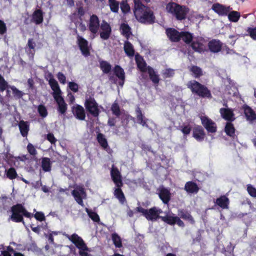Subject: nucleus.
<instances>
[{
  "instance_id": "nucleus-18",
  "label": "nucleus",
  "mask_w": 256,
  "mask_h": 256,
  "mask_svg": "<svg viewBox=\"0 0 256 256\" xmlns=\"http://www.w3.org/2000/svg\"><path fill=\"white\" fill-rule=\"evenodd\" d=\"M166 33L169 40L172 42H178L180 41L181 32H178L174 28H168Z\"/></svg>"
},
{
  "instance_id": "nucleus-9",
  "label": "nucleus",
  "mask_w": 256,
  "mask_h": 256,
  "mask_svg": "<svg viewBox=\"0 0 256 256\" xmlns=\"http://www.w3.org/2000/svg\"><path fill=\"white\" fill-rule=\"evenodd\" d=\"M74 32L75 34H77V44L82 52V54L86 57L89 56L90 53L88 48V40L78 34L76 29L74 30Z\"/></svg>"
},
{
  "instance_id": "nucleus-42",
  "label": "nucleus",
  "mask_w": 256,
  "mask_h": 256,
  "mask_svg": "<svg viewBox=\"0 0 256 256\" xmlns=\"http://www.w3.org/2000/svg\"><path fill=\"white\" fill-rule=\"evenodd\" d=\"M5 174L6 177L10 180L16 179L18 177L16 170L14 167H10L8 169H6Z\"/></svg>"
},
{
  "instance_id": "nucleus-27",
  "label": "nucleus",
  "mask_w": 256,
  "mask_h": 256,
  "mask_svg": "<svg viewBox=\"0 0 256 256\" xmlns=\"http://www.w3.org/2000/svg\"><path fill=\"white\" fill-rule=\"evenodd\" d=\"M184 189L188 194H196L200 190L198 184L192 181L186 182Z\"/></svg>"
},
{
  "instance_id": "nucleus-58",
  "label": "nucleus",
  "mask_w": 256,
  "mask_h": 256,
  "mask_svg": "<svg viewBox=\"0 0 256 256\" xmlns=\"http://www.w3.org/2000/svg\"><path fill=\"white\" fill-rule=\"evenodd\" d=\"M110 10L114 13H117L119 10V2L117 1L108 3Z\"/></svg>"
},
{
  "instance_id": "nucleus-34",
  "label": "nucleus",
  "mask_w": 256,
  "mask_h": 256,
  "mask_svg": "<svg viewBox=\"0 0 256 256\" xmlns=\"http://www.w3.org/2000/svg\"><path fill=\"white\" fill-rule=\"evenodd\" d=\"M232 122H226L224 127V132L227 136L234 138L236 136V129Z\"/></svg>"
},
{
  "instance_id": "nucleus-6",
  "label": "nucleus",
  "mask_w": 256,
  "mask_h": 256,
  "mask_svg": "<svg viewBox=\"0 0 256 256\" xmlns=\"http://www.w3.org/2000/svg\"><path fill=\"white\" fill-rule=\"evenodd\" d=\"M84 106L88 112L94 117H98L100 113L98 105L96 100L92 97L86 98L84 103Z\"/></svg>"
},
{
  "instance_id": "nucleus-50",
  "label": "nucleus",
  "mask_w": 256,
  "mask_h": 256,
  "mask_svg": "<svg viewBox=\"0 0 256 256\" xmlns=\"http://www.w3.org/2000/svg\"><path fill=\"white\" fill-rule=\"evenodd\" d=\"M86 211L88 213V216L94 222H98L100 220V217L98 214L86 208Z\"/></svg>"
},
{
  "instance_id": "nucleus-7",
  "label": "nucleus",
  "mask_w": 256,
  "mask_h": 256,
  "mask_svg": "<svg viewBox=\"0 0 256 256\" xmlns=\"http://www.w3.org/2000/svg\"><path fill=\"white\" fill-rule=\"evenodd\" d=\"M135 210L136 212L142 213L148 220L154 222L158 220L156 206L152 207L150 209H144L142 206H138Z\"/></svg>"
},
{
  "instance_id": "nucleus-39",
  "label": "nucleus",
  "mask_w": 256,
  "mask_h": 256,
  "mask_svg": "<svg viewBox=\"0 0 256 256\" xmlns=\"http://www.w3.org/2000/svg\"><path fill=\"white\" fill-rule=\"evenodd\" d=\"M114 195L116 198L119 200L120 202L124 204L126 202V198L122 192L121 187H117L114 191Z\"/></svg>"
},
{
  "instance_id": "nucleus-52",
  "label": "nucleus",
  "mask_w": 256,
  "mask_h": 256,
  "mask_svg": "<svg viewBox=\"0 0 256 256\" xmlns=\"http://www.w3.org/2000/svg\"><path fill=\"white\" fill-rule=\"evenodd\" d=\"M246 36H250L253 40H256V26L248 27L246 30Z\"/></svg>"
},
{
  "instance_id": "nucleus-54",
  "label": "nucleus",
  "mask_w": 256,
  "mask_h": 256,
  "mask_svg": "<svg viewBox=\"0 0 256 256\" xmlns=\"http://www.w3.org/2000/svg\"><path fill=\"white\" fill-rule=\"evenodd\" d=\"M38 112L40 116L42 118L46 117L48 114V112L46 107L43 104H40L38 107Z\"/></svg>"
},
{
  "instance_id": "nucleus-41",
  "label": "nucleus",
  "mask_w": 256,
  "mask_h": 256,
  "mask_svg": "<svg viewBox=\"0 0 256 256\" xmlns=\"http://www.w3.org/2000/svg\"><path fill=\"white\" fill-rule=\"evenodd\" d=\"M122 34L127 39H128L130 36L132 34L130 31L131 28L127 24L122 23L120 26Z\"/></svg>"
},
{
  "instance_id": "nucleus-20",
  "label": "nucleus",
  "mask_w": 256,
  "mask_h": 256,
  "mask_svg": "<svg viewBox=\"0 0 256 256\" xmlns=\"http://www.w3.org/2000/svg\"><path fill=\"white\" fill-rule=\"evenodd\" d=\"M192 136L198 141L202 142L206 136V133L202 127L196 126L192 130Z\"/></svg>"
},
{
  "instance_id": "nucleus-45",
  "label": "nucleus",
  "mask_w": 256,
  "mask_h": 256,
  "mask_svg": "<svg viewBox=\"0 0 256 256\" xmlns=\"http://www.w3.org/2000/svg\"><path fill=\"white\" fill-rule=\"evenodd\" d=\"M100 68L104 74H108L112 70V66L108 62L102 60L100 62Z\"/></svg>"
},
{
  "instance_id": "nucleus-37",
  "label": "nucleus",
  "mask_w": 256,
  "mask_h": 256,
  "mask_svg": "<svg viewBox=\"0 0 256 256\" xmlns=\"http://www.w3.org/2000/svg\"><path fill=\"white\" fill-rule=\"evenodd\" d=\"M194 38L193 34L189 32H181L180 40H182L186 44H190Z\"/></svg>"
},
{
  "instance_id": "nucleus-8",
  "label": "nucleus",
  "mask_w": 256,
  "mask_h": 256,
  "mask_svg": "<svg viewBox=\"0 0 256 256\" xmlns=\"http://www.w3.org/2000/svg\"><path fill=\"white\" fill-rule=\"evenodd\" d=\"M53 96L58 104V112L62 114H65L67 110L68 105L65 102L64 98L62 96V91L60 90L53 92Z\"/></svg>"
},
{
  "instance_id": "nucleus-15",
  "label": "nucleus",
  "mask_w": 256,
  "mask_h": 256,
  "mask_svg": "<svg viewBox=\"0 0 256 256\" xmlns=\"http://www.w3.org/2000/svg\"><path fill=\"white\" fill-rule=\"evenodd\" d=\"M100 26L102 30L100 34V38L104 40H107L110 37L112 33V28L110 24L105 20H103Z\"/></svg>"
},
{
  "instance_id": "nucleus-13",
  "label": "nucleus",
  "mask_w": 256,
  "mask_h": 256,
  "mask_svg": "<svg viewBox=\"0 0 256 256\" xmlns=\"http://www.w3.org/2000/svg\"><path fill=\"white\" fill-rule=\"evenodd\" d=\"M100 26V20L98 16L96 14L92 15L90 16L88 25L90 31L93 34H96L98 32Z\"/></svg>"
},
{
  "instance_id": "nucleus-22",
  "label": "nucleus",
  "mask_w": 256,
  "mask_h": 256,
  "mask_svg": "<svg viewBox=\"0 0 256 256\" xmlns=\"http://www.w3.org/2000/svg\"><path fill=\"white\" fill-rule=\"evenodd\" d=\"M208 50L213 53H218L221 51L222 43L218 40L213 39L208 42Z\"/></svg>"
},
{
  "instance_id": "nucleus-38",
  "label": "nucleus",
  "mask_w": 256,
  "mask_h": 256,
  "mask_svg": "<svg viewBox=\"0 0 256 256\" xmlns=\"http://www.w3.org/2000/svg\"><path fill=\"white\" fill-rule=\"evenodd\" d=\"M12 198L6 196H0V208L6 210L10 205Z\"/></svg>"
},
{
  "instance_id": "nucleus-25",
  "label": "nucleus",
  "mask_w": 256,
  "mask_h": 256,
  "mask_svg": "<svg viewBox=\"0 0 256 256\" xmlns=\"http://www.w3.org/2000/svg\"><path fill=\"white\" fill-rule=\"evenodd\" d=\"M178 215L180 218H182L184 220H188L192 224H195V220L190 214V212L184 209H180L178 210Z\"/></svg>"
},
{
  "instance_id": "nucleus-29",
  "label": "nucleus",
  "mask_w": 256,
  "mask_h": 256,
  "mask_svg": "<svg viewBox=\"0 0 256 256\" xmlns=\"http://www.w3.org/2000/svg\"><path fill=\"white\" fill-rule=\"evenodd\" d=\"M136 112L138 122L143 126L148 127V125L147 124L148 120L144 116L140 107H137L136 110Z\"/></svg>"
},
{
  "instance_id": "nucleus-61",
  "label": "nucleus",
  "mask_w": 256,
  "mask_h": 256,
  "mask_svg": "<svg viewBox=\"0 0 256 256\" xmlns=\"http://www.w3.org/2000/svg\"><path fill=\"white\" fill-rule=\"evenodd\" d=\"M27 150L28 153L33 156H35L37 154V152L34 146L30 143H29L27 146Z\"/></svg>"
},
{
  "instance_id": "nucleus-24",
  "label": "nucleus",
  "mask_w": 256,
  "mask_h": 256,
  "mask_svg": "<svg viewBox=\"0 0 256 256\" xmlns=\"http://www.w3.org/2000/svg\"><path fill=\"white\" fill-rule=\"evenodd\" d=\"M242 110L247 120L254 121L256 120V114L255 112L248 106L244 104L242 106Z\"/></svg>"
},
{
  "instance_id": "nucleus-47",
  "label": "nucleus",
  "mask_w": 256,
  "mask_h": 256,
  "mask_svg": "<svg viewBox=\"0 0 256 256\" xmlns=\"http://www.w3.org/2000/svg\"><path fill=\"white\" fill-rule=\"evenodd\" d=\"M190 71L192 72L195 78H198L203 74L202 68L196 66H192Z\"/></svg>"
},
{
  "instance_id": "nucleus-35",
  "label": "nucleus",
  "mask_w": 256,
  "mask_h": 256,
  "mask_svg": "<svg viewBox=\"0 0 256 256\" xmlns=\"http://www.w3.org/2000/svg\"><path fill=\"white\" fill-rule=\"evenodd\" d=\"M126 54L129 57H132L134 55V50L132 44L128 40L124 42V46Z\"/></svg>"
},
{
  "instance_id": "nucleus-43",
  "label": "nucleus",
  "mask_w": 256,
  "mask_h": 256,
  "mask_svg": "<svg viewBox=\"0 0 256 256\" xmlns=\"http://www.w3.org/2000/svg\"><path fill=\"white\" fill-rule=\"evenodd\" d=\"M136 62L138 69L142 72H145L146 71V63L142 57L136 56Z\"/></svg>"
},
{
  "instance_id": "nucleus-48",
  "label": "nucleus",
  "mask_w": 256,
  "mask_h": 256,
  "mask_svg": "<svg viewBox=\"0 0 256 256\" xmlns=\"http://www.w3.org/2000/svg\"><path fill=\"white\" fill-rule=\"evenodd\" d=\"M112 114L116 116L117 118H119L121 115V112L120 106L118 102H114L110 108Z\"/></svg>"
},
{
  "instance_id": "nucleus-12",
  "label": "nucleus",
  "mask_w": 256,
  "mask_h": 256,
  "mask_svg": "<svg viewBox=\"0 0 256 256\" xmlns=\"http://www.w3.org/2000/svg\"><path fill=\"white\" fill-rule=\"evenodd\" d=\"M204 39L202 37L194 38L190 44V46L196 52L202 53L207 51L206 46L204 44Z\"/></svg>"
},
{
  "instance_id": "nucleus-14",
  "label": "nucleus",
  "mask_w": 256,
  "mask_h": 256,
  "mask_svg": "<svg viewBox=\"0 0 256 256\" xmlns=\"http://www.w3.org/2000/svg\"><path fill=\"white\" fill-rule=\"evenodd\" d=\"M112 179L116 187H122L123 186L122 176L118 168L113 166L110 170Z\"/></svg>"
},
{
  "instance_id": "nucleus-49",
  "label": "nucleus",
  "mask_w": 256,
  "mask_h": 256,
  "mask_svg": "<svg viewBox=\"0 0 256 256\" xmlns=\"http://www.w3.org/2000/svg\"><path fill=\"white\" fill-rule=\"evenodd\" d=\"M240 16V13L236 11H232L228 14L229 20L232 22H237Z\"/></svg>"
},
{
  "instance_id": "nucleus-1",
  "label": "nucleus",
  "mask_w": 256,
  "mask_h": 256,
  "mask_svg": "<svg viewBox=\"0 0 256 256\" xmlns=\"http://www.w3.org/2000/svg\"><path fill=\"white\" fill-rule=\"evenodd\" d=\"M133 12L136 20L140 23L152 24L155 22L156 16L150 8L142 2V0H133Z\"/></svg>"
},
{
  "instance_id": "nucleus-60",
  "label": "nucleus",
  "mask_w": 256,
  "mask_h": 256,
  "mask_svg": "<svg viewBox=\"0 0 256 256\" xmlns=\"http://www.w3.org/2000/svg\"><path fill=\"white\" fill-rule=\"evenodd\" d=\"M68 86L69 88L74 92H76L78 90V85L74 82H69Z\"/></svg>"
},
{
  "instance_id": "nucleus-57",
  "label": "nucleus",
  "mask_w": 256,
  "mask_h": 256,
  "mask_svg": "<svg viewBox=\"0 0 256 256\" xmlns=\"http://www.w3.org/2000/svg\"><path fill=\"white\" fill-rule=\"evenodd\" d=\"M174 70L170 68H166L162 72V76L164 78H172L174 75Z\"/></svg>"
},
{
  "instance_id": "nucleus-36",
  "label": "nucleus",
  "mask_w": 256,
  "mask_h": 256,
  "mask_svg": "<svg viewBox=\"0 0 256 256\" xmlns=\"http://www.w3.org/2000/svg\"><path fill=\"white\" fill-rule=\"evenodd\" d=\"M52 162L48 158L44 157L42 158L41 166L45 172H50L52 170Z\"/></svg>"
},
{
  "instance_id": "nucleus-17",
  "label": "nucleus",
  "mask_w": 256,
  "mask_h": 256,
  "mask_svg": "<svg viewBox=\"0 0 256 256\" xmlns=\"http://www.w3.org/2000/svg\"><path fill=\"white\" fill-rule=\"evenodd\" d=\"M72 112L76 118L84 120L86 118V112L84 108L80 105L76 104L72 108Z\"/></svg>"
},
{
  "instance_id": "nucleus-2",
  "label": "nucleus",
  "mask_w": 256,
  "mask_h": 256,
  "mask_svg": "<svg viewBox=\"0 0 256 256\" xmlns=\"http://www.w3.org/2000/svg\"><path fill=\"white\" fill-rule=\"evenodd\" d=\"M166 10L177 20L182 21L186 18L190 9L186 6L174 2H170L166 4Z\"/></svg>"
},
{
  "instance_id": "nucleus-31",
  "label": "nucleus",
  "mask_w": 256,
  "mask_h": 256,
  "mask_svg": "<svg viewBox=\"0 0 256 256\" xmlns=\"http://www.w3.org/2000/svg\"><path fill=\"white\" fill-rule=\"evenodd\" d=\"M85 192L83 188H80L79 190H74L72 194L74 197L76 201L80 206H84V202L82 200V198L81 196V194H84Z\"/></svg>"
},
{
  "instance_id": "nucleus-56",
  "label": "nucleus",
  "mask_w": 256,
  "mask_h": 256,
  "mask_svg": "<svg viewBox=\"0 0 256 256\" xmlns=\"http://www.w3.org/2000/svg\"><path fill=\"white\" fill-rule=\"evenodd\" d=\"M120 5L121 10L124 14H127L128 12H130V5L128 3L126 0H122L120 2Z\"/></svg>"
},
{
  "instance_id": "nucleus-46",
  "label": "nucleus",
  "mask_w": 256,
  "mask_h": 256,
  "mask_svg": "<svg viewBox=\"0 0 256 256\" xmlns=\"http://www.w3.org/2000/svg\"><path fill=\"white\" fill-rule=\"evenodd\" d=\"M112 239L115 246L118 248L122 247V242L120 237L116 234H112Z\"/></svg>"
},
{
  "instance_id": "nucleus-5",
  "label": "nucleus",
  "mask_w": 256,
  "mask_h": 256,
  "mask_svg": "<svg viewBox=\"0 0 256 256\" xmlns=\"http://www.w3.org/2000/svg\"><path fill=\"white\" fill-rule=\"evenodd\" d=\"M69 240L79 250L78 253L80 256H91V254L88 253L90 252V249L87 246L81 237L76 234H74L70 236Z\"/></svg>"
},
{
  "instance_id": "nucleus-10",
  "label": "nucleus",
  "mask_w": 256,
  "mask_h": 256,
  "mask_svg": "<svg viewBox=\"0 0 256 256\" xmlns=\"http://www.w3.org/2000/svg\"><path fill=\"white\" fill-rule=\"evenodd\" d=\"M200 119L204 127L208 133H215L217 131V126L215 122L208 116H200Z\"/></svg>"
},
{
  "instance_id": "nucleus-16",
  "label": "nucleus",
  "mask_w": 256,
  "mask_h": 256,
  "mask_svg": "<svg viewBox=\"0 0 256 256\" xmlns=\"http://www.w3.org/2000/svg\"><path fill=\"white\" fill-rule=\"evenodd\" d=\"M220 116L228 122H233L235 120L234 110L230 108H221L220 110Z\"/></svg>"
},
{
  "instance_id": "nucleus-33",
  "label": "nucleus",
  "mask_w": 256,
  "mask_h": 256,
  "mask_svg": "<svg viewBox=\"0 0 256 256\" xmlns=\"http://www.w3.org/2000/svg\"><path fill=\"white\" fill-rule=\"evenodd\" d=\"M18 127L22 136L23 137L27 136L30 130L28 122L23 120H20L18 124Z\"/></svg>"
},
{
  "instance_id": "nucleus-62",
  "label": "nucleus",
  "mask_w": 256,
  "mask_h": 256,
  "mask_svg": "<svg viewBox=\"0 0 256 256\" xmlns=\"http://www.w3.org/2000/svg\"><path fill=\"white\" fill-rule=\"evenodd\" d=\"M33 216H34V218L36 220L40 222L44 221L46 219L44 214L41 212H36V214L34 215H33Z\"/></svg>"
},
{
  "instance_id": "nucleus-32",
  "label": "nucleus",
  "mask_w": 256,
  "mask_h": 256,
  "mask_svg": "<svg viewBox=\"0 0 256 256\" xmlns=\"http://www.w3.org/2000/svg\"><path fill=\"white\" fill-rule=\"evenodd\" d=\"M229 202V199L224 195L218 198L216 202V204L222 209L228 208Z\"/></svg>"
},
{
  "instance_id": "nucleus-28",
  "label": "nucleus",
  "mask_w": 256,
  "mask_h": 256,
  "mask_svg": "<svg viewBox=\"0 0 256 256\" xmlns=\"http://www.w3.org/2000/svg\"><path fill=\"white\" fill-rule=\"evenodd\" d=\"M36 43L32 38H29L26 48V52L30 58H33L35 54Z\"/></svg>"
},
{
  "instance_id": "nucleus-59",
  "label": "nucleus",
  "mask_w": 256,
  "mask_h": 256,
  "mask_svg": "<svg viewBox=\"0 0 256 256\" xmlns=\"http://www.w3.org/2000/svg\"><path fill=\"white\" fill-rule=\"evenodd\" d=\"M247 191L248 194L253 198H256V188L251 184L247 185Z\"/></svg>"
},
{
  "instance_id": "nucleus-53",
  "label": "nucleus",
  "mask_w": 256,
  "mask_h": 256,
  "mask_svg": "<svg viewBox=\"0 0 256 256\" xmlns=\"http://www.w3.org/2000/svg\"><path fill=\"white\" fill-rule=\"evenodd\" d=\"M192 129V128L190 124L182 126L179 128L185 136H186L190 134Z\"/></svg>"
},
{
  "instance_id": "nucleus-4",
  "label": "nucleus",
  "mask_w": 256,
  "mask_h": 256,
  "mask_svg": "<svg viewBox=\"0 0 256 256\" xmlns=\"http://www.w3.org/2000/svg\"><path fill=\"white\" fill-rule=\"evenodd\" d=\"M187 87L192 92L200 98H212L210 90L204 84H202L195 80L189 81Z\"/></svg>"
},
{
  "instance_id": "nucleus-51",
  "label": "nucleus",
  "mask_w": 256,
  "mask_h": 256,
  "mask_svg": "<svg viewBox=\"0 0 256 256\" xmlns=\"http://www.w3.org/2000/svg\"><path fill=\"white\" fill-rule=\"evenodd\" d=\"M10 89L12 90V92L13 96L16 98H17V99L20 98L24 94L22 92L18 90L14 86H12L11 87H10Z\"/></svg>"
},
{
  "instance_id": "nucleus-63",
  "label": "nucleus",
  "mask_w": 256,
  "mask_h": 256,
  "mask_svg": "<svg viewBox=\"0 0 256 256\" xmlns=\"http://www.w3.org/2000/svg\"><path fill=\"white\" fill-rule=\"evenodd\" d=\"M57 78L60 84H64L66 83V77L62 72H58L57 74Z\"/></svg>"
},
{
  "instance_id": "nucleus-23",
  "label": "nucleus",
  "mask_w": 256,
  "mask_h": 256,
  "mask_svg": "<svg viewBox=\"0 0 256 256\" xmlns=\"http://www.w3.org/2000/svg\"><path fill=\"white\" fill-rule=\"evenodd\" d=\"M44 21V12L41 9H37L34 11L32 16L31 22L38 25Z\"/></svg>"
},
{
  "instance_id": "nucleus-40",
  "label": "nucleus",
  "mask_w": 256,
  "mask_h": 256,
  "mask_svg": "<svg viewBox=\"0 0 256 256\" xmlns=\"http://www.w3.org/2000/svg\"><path fill=\"white\" fill-rule=\"evenodd\" d=\"M148 72L150 78L154 84H158L160 82L159 76L156 74L154 70L150 66L148 67Z\"/></svg>"
},
{
  "instance_id": "nucleus-19",
  "label": "nucleus",
  "mask_w": 256,
  "mask_h": 256,
  "mask_svg": "<svg viewBox=\"0 0 256 256\" xmlns=\"http://www.w3.org/2000/svg\"><path fill=\"white\" fill-rule=\"evenodd\" d=\"M212 9L220 16H226L230 11V6H226L219 3L213 4Z\"/></svg>"
},
{
  "instance_id": "nucleus-3",
  "label": "nucleus",
  "mask_w": 256,
  "mask_h": 256,
  "mask_svg": "<svg viewBox=\"0 0 256 256\" xmlns=\"http://www.w3.org/2000/svg\"><path fill=\"white\" fill-rule=\"evenodd\" d=\"M12 214L10 218L14 222H22L24 224V216L31 218L33 214L28 212L21 204H17L11 207Z\"/></svg>"
},
{
  "instance_id": "nucleus-64",
  "label": "nucleus",
  "mask_w": 256,
  "mask_h": 256,
  "mask_svg": "<svg viewBox=\"0 0 256 256\" xmlns=\"http://www.w3.org/2000/svg\"><path fill=\"white\" fill-rule=\"evenodd\" d=\"M131 119V120H134V118H132V116H131L130 115H129L128 114H124L121 117V120H122V123H124V122H126V124H127L129 121H130V119Z\"/></svg>"
},
{
  "instance_id": "nucleus-26",
  "label": "nucleus",
  "mask_w": 256,
  "mask_h": 256,
  "mask_svg": "<svg viewBox=\"0 0 256 256\" xmlns=\"http://www.w3.org/2000/svg\"><path fill=\"white\" fill-rule=\"evenodd\" d=\"M170 191L165 188L160 190L158 196L160 199L164 204H168L170 200Z\"/></svg>"
},
{
  "instance_id": "nucleus-21",
  "label": "nucleus",
  "mask_w": 256,
  "mask_h": 256,
  "mask_svg": "<svg viewBox=\"0 0 256 256\" xmlns=\"http://www.w3.org/2000/svg\"><path fill=\"white\" fill-rule=\"evenodd\" d=\"M114 74L118 78V84L122 86L125 81V72L124 69L118 65H116L113 70Z\"/></svg>"
},
{
  "instance_id": "nucleus-30",
  "label": "nucleus",
  "mask_w": 256,
  "mask_h": 256,
  "mask_svg": "<svg viewBox=\"0 0 256 256\" xmlns=\"http://www.w3.org/2000/svg\"><path fill=\"white\" fill-rule=\"evenodd\" d=\"M46 78L48 80V84L50 86L53 92L58 90L60 89L57 81L54 78V76L51 72H48L46 76Z\"/></svg>"
},
{
  "instance_id": "nucleus-55",
  "label": "nucleus",
  "mask_w": 256,
  "mask_h": 256,
  "mask_svg": "<svg viewBox=\"0 0 256 256\" xmlns=\"http://www.w3.org/2000/svg\"><path fill=\"white\" fill-rule=\"evenodd\" d=\"M12 86L8 84L3 76L0 79V92H4L6 89L10 88Z\"/></svg>"
},
{
  "instance_id": "nucleus-11",
  "label": "nucleus",
  "mask_w": 256,
  "mask_h": 256,
  "mask_svg": "<svg viewBox=\"0 0 256 256\" xmlns=\"http://www.w3.org/2000/svg\"><path fill=\"white\" fill-rule=\"evenodd\" d=\"M160 219L165 223L170 226L176 224L182 228L185 226L184 222L178 216H175L174 214H172V215H166L164 217H160Z\"/></svg>"
},
{
  "instance_id": "nucleus-44",
  "label": "nucleus",
  "mask_w": 256,
  "mask_h": 256,
  "mask_svg": "<svg viewBox=\"0 0 256 256\" xmlns=\"http://www.w3.org/2000/svg\"><path fill=\"white\" fill-rule=\"evenodd\" d=\"M97 141L98 142L100 145L104 148L106 149L108 146V143L107 140L104 137V134L102 133H98L97 134L96 137Z\"/></svg>"
}]
</instances>
